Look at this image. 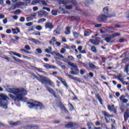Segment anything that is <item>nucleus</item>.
<instances>
[{"instance_id":"1","label":"nucleus","mask_w":129,"mask_h":129,"mask_svg":"<svg viewBox=\"0 0 129 129\" xmlns=\"http://www.w3.org/2000/svg\"><path fill=\"white\" fill-rule=\"evenodd\" d=\"M6 91L9 92L10 93H13L14 94H9V96L11 98L13 99L15 101L18 100V101H23L25 99V96L28 93V92L26 89L24 88H13L11 89L10 88H6Z\"/></svg>"},{"instance_id":"2","label":"nucleus","mask_w":129,"mask_h":129,"mask_svg":"<svg viewBox=\"0 0 129 129\" xmlns=\"http://www.w3.org/2000/svg\"><path fill=\"white\" fill-rule=\"evenodd\" d=\"M32 76L42 84H47V83H48L49 85H50V86L55 87V84L49 78L42 75H39V77H37L35 75H33Z\"/></svg>"},{"instance_id":"3","label":"nucleus","mask_w":129,"mask_h":129,"mask_svg":"<svg viewBox=\"0 0 129 129\" xmlns=\"http://www.w3.org/2000/svg\"><path fill=\"white\" fill-rule=\"evenodd\" d=\"M30 108H35L36 109H44L45 106L41 103L36 101L30 100L28 102Z\"/></svg>"},{"instance_id":"4","label":"nucleus","mask_w":129,"mask_h":129,"mask_svg":"<svg viewBox=\"0 0 129 129\" xmlns=\"http://www.w3.org/2000/svg\"><path fill=\"white\" fill-rule=\"evenodd\" d=\"M8 99L9 97L7 95L1 94H0V107L2 108L7 109L8 108Z\"/></svg>"},{"instance_id":"5","label":"nucleus","mask_w":129,"mask_h":129,"mask_svg":"<svg viewBox=\"0 0 129 129\" xmlns=\"http://www.w3.org/2000/svg\"><path fill=\"white\" fill-rule=\"evenodd\" d=\"M69 66H71L72 69L70 73L73 75H78L79 74V71L78 70V67H77L74 63L71 62Z\"/></svg>"},{"instance_id":"6","label":"nucleus","mask_w":129,"mask_h":129,"mask_svg":"<svg viewBox=\"0 0 129 129\" xmlns=\"http://www.w3.org/2000/svg\"><path fill=\"white\" fill-rule=\"evenodd\" d=\"M113 17H115V13H113L112 14L109 15L108 17L105 15H100L97 20L98 22H103L107 20V18H112Z\"/></svg>"},{"instance_id":"7","label":"nucleus","mask_w":129,"mask_h":129,"mask_svg":"<svg viewBox=\"0 0 129 129\" xmlns=\"http://www.w3.org/2000/svg\"><path fill=\"white\" fill-rule=\"evenodd\" d=\"M58 4L59 5H66L69 4H72L74 6H76L77 3L75 0H58Z\"/></svg>"},{"instance_id":"8","label":"nucleus","mask_w":129,"mask_h":129,"mask_svg":"<svg viewBox=\"0 0 129 129\" xmlns=\"http://www.w3.org/2000/svg\"><path fill=\"white\" fill-rule=\"evenodd\" d=\"M98 36V34H95V36H92L95 39H90V41L91 44H93V45H99V42H100V38L99 37H97Z\"/></svg>"},{"instance_id":"9","label":"nucleus","mask_w":129,"mask_h":129,"mask_svg":"<svg viewBox=\"0 0 129 129\" xmlns=\"http://www.w3.org/2000/svg\"><path fill=\"white\" fill-rule=\"evenodd\" d=\"M45 87L46 89V90H48V91L51 94H53V95H54V97H57V96H56V94L55 93V91H54V90L49 88L47 85H45Z\"/></svg>"},{"instance_id":"10","label":"nucleus","mask_w":129,"mask_h":129,"mask_svg":"<svg viewBox=\"0 0 129 129\" xmlns=\"http://www.w3.org/2000/svg\"><path fill=\"white\" fill-rule=\"evenodd\" d=\"M44 68L46 69H57V68L53 65H50L48 63H46L43 66Z\"/></svg>"},{"instance_id":"11","label":"nucleus","mask_w":129,"mask_h":129,"mask_svg":"<svg viewBox=\"0 0 129 129\" xmlns=\"http://www.w3.org/2000/svg\"><path fill=\"white\" fill-rule=\"evenodd\" d=\"M57 79H58L59 80V81H60V82H61V83H62V84L66 86V87H68V85L67 84V83H66V81H65V80L60 77H56Z\"/></svg>"},{"instance_id":"12","label":"nucleus","mask_w":129,"mask_h":129,"mask_svg":"<svg viewBox=\"0 0 129 129\" xmlns=\"http://www.w3.org/2000/svg\"><path fill=\"white\" fill-rule=\"evenodd\" d=\"M108 110L112 111L113 113H116V109L114 108V105H112L111 106H108Z\"/></svg>"},{"instance_id":"13","label":"nucleus","mask_w":129,"mask_h":129,"mask_svg":"<svg viewBox=\"0 0 129 129\" xmlns=\"http://www.w3.org/2000/svg\"><path fill=\"white\" fill-rule=\"evenodd\" d=\"M9 124L11 125V126H16L17 125H19V124H21V122L20 121H17V122H13L12 121H9L8 122Z\"/></svg>"},{"instance_id":"14","label":"nucleus","mask_w":129,"mask_h":129,"mask_svg":"<svg viewBox=\"0 0 129 129\" xmlns=\"http://www.w3.org/2000/svg\"><path fill=\"white\" fill-rule=\"evenodd\" d=\"M45 29H49V30H52L53 28V24L50 22H47L45 23Z\"/></svg>"},{"instance_id":"15","label":"nucleus","mask_w":129,"mask_h":129,"mask_svg":"<svg viewBox=\"0 0 129 129\" xmlns=\"http://www.w3.org/2000/svg\"><path fill=\"white\" fill-rule=\"evenodd\" d=\"M28 40L29 41H30V42H32V43H34V44H36L37 45H40V44H41V42H40V41L32 38H30Z\"/></svg>"},{"instance_id":"16","label":"nucleus","mask_w":129,"mask_h":129,"mask_svg":"<svg viewBox=\"0 0 129 129\" xmlns=\"http://www.w3.org/2000/svg\"><path fill=\"white\" fill-rule=\"evenodd\" d=\"M125 98V96L122 95L119 97V100H121V101H122V103H126V102H127L128 101V100Z\"/></svg>"},{"instance_id":"17","label":"nucleus","mask_w":129,"mask_h":129,"mask_svg":"<svg viewBox=\"0 0 129 129\" xmlns=\"http://www.w3.org/2000/svg\"><path fill=\"white\" fill-rule=\"evenodd\" d=\"M59 107L61 110H64V112H66V113H68V110L66 109V107H65L64 105L60 104L59 105Z\"/></svg>"},{"instance_id":"18","label":"nucleus","mask_w":129,"mask_h":129,"mask_svg":"<svg viewBox=\"0 0 129 129\" xmlns=\"http://www.w3.org/2000/svg\"><path fill=\"white\" fill-rule=\"evenodd\" d=\"M67 76H68V77H69L71 79H73V80H77V81H80V79H79L78 78H76V77L74 78L71 75L67 74Z\"/></svg>"},{"instance_id":"19","label":"nucleus","mask_w":129,"mask_h":129,"mask_svg":"<svg viewBox=\"0 0 129 129\" xmlns=\"http://www.w3.org/2000/svg\"><path fill=\"white\" fill-rule=\"evenodd\" d=\"M104 40H105L107 43H110L111 42V36H108L104 38Z\"/></svg>"},{"instance_id":"20","label":"nucleus","mask_w":129,"mask_h":129,"mask_svg":"<svg viewBox=\"0 0 129 129\" xmlns=\"http://www.w3.org/2000/svg\"><path fill=\"white\" fill-rule=\"evenodd\" d=\"M89 66L90 68H91V69H95V70L98 69V68H97L96 67V66L95 65L93 64V63H89Z\"/></svg>"},{"instance_id":"21","label":"nucleus","mask_w":129,"mask_h":129,"mask_svg":"<svg viewBox=\"0 0 129 129\" xmlns=\"http://www.w3.org/2000/svg\"><path fill=\"white\" fill-rule=\"evenodd\" d=\"M45 51L46 52V53L51 54V53L52 52V47L49 46L48 48L45 49Z\"/></svg>"},{"instance_id":"22","label":"nucleus","mask_w":129,"mask_h":129,"mask_svg":"<svg viewBox=\"0 0 129 129\" xmlns=\"http://www.w3.org/2000/svg\"><path fill=\"white\" fill-rule=\"evenodd\" d=\"M25 3L23 2H17L15 6L16 7H22L23 6H25Z\"/></svg>"},{"instance_id":"23","label":"nucleus","mask_w":129,"mask_h":129,"mask_svg":"<svg viewBox=\"0 0 129 129\" xmlns=\"http://www.w3.org/2000/svg\"><path fill=\"white\" fill-rule=\"evenodd\" d=\"M88 124V126L89 127V129H92V127H94V124H93V123L91 122H88L87 123Z\"/></svg>"},{"instance_id":"24","label":"nucleus","mask_w":129,"mask_h":129,"mask_svg":"<svg viewBox=\"0 0 129 129\" xmlns=\"http://www.w3.org/2000/svg\"><path fill=\"white\" fill-rule=\"evenodd\" d=\"M117 79H118V80H119V81H120L121 82L124 80V79L123 78L122 76H121V75H118L117 76Z\"/></svg>"},{"instance_id":"25","label":"nucleus","mask_w":129,"mask_h":129,"mask_svg":"<svg viewBox=\"0 0 129 129\" xmlns=\"http://www.w3.org/2000/svg\"><path fill=\"white\" fill-rule=\"evenodd\" d=\"M128 117H129L128 113H127V112H125L124 114V120L126 121V120L128 119Z\"/></svg>"},{"instance_id":"26","label":"nucleus","mask_w":129,"mask_h":129,"mask_svg":"<svg viewBox=\"0 0 129 129\" xmlns=\"http://www.w3.org/2000/svg\"><path fill=\"white\" fill-rule=\"evenodd\" d=\"M40 3H41V0H33L31 3V5H35L37 4H40Z\"/></svg>"},{"instance_id":"27","label":"nucleus","mask_w":129,"mask_h":129,"mask_svg":"<svg viewBox=\"0 0 129 129\" xmlns=\"http://www.w3.org/2000/svg\"><path fill=\"white\" fill-rule=\"evenodd\" d=\"M102 113L104 115V117H110V115L108 114V113L106 112V111H102Z\"/></svg>"},{"instance_id":"28","label":"nucleus","mask_w":129,"mask_h":129,"mask_svg":"<svg viewBox=\"0 0 129 129\" xmlns=\"http://www.w3.org/2000/svg\"><path fill=\"white\" fill-rule=\"evenodd\" d=\"M66 35H70V27H67L66 31L64 32Z\"/></svg>"},{"instance_id":"29","label":"nucleus","mask_w":129,"mask_h":129,"mask_svg":"<svg viewBox=\"0 0 129 129\" xmlns=\"http://www.w3.org/2000/svg\"><path fill=\"white\" fill-rule=\"evenodd\" d=\"M37 13L38 14V17H39V18H41L42 17V16H43L44 11L41 10V11H38Z\"/></svg>"},{"instance_id":"30","label":"nucleus","mask_w":129,"mask_h":129,"mask_svg":"<svg viewBox=\"0 0 129 129\" xmlns=\"http://www.w3.org/2000/svg\"><path fill=\"white\" fill-rule=\"evenodd\" d=\"M96 97L98 99L99 101L100 102V103L101 104H102V99H101V97H100V96L99 95V94H97L96 95Z\"/></svg>"},{"instance_id":"31","label":"nucleus","mask_w":129,"mask_h":129,"mask_svg":"<svg viewBox=\"0 0 129 129\" xmlns=\"http://www.w3.org/2000/svg\"><path fill=\"white\" fill-rule=\"evenodd\" d=\"M78 126V125H77V123H75V122H72V127L71 128H76V127H77Z\"/></svg>"},{"instance_id":"32","label":"nucleus","mask_w":129,"mask_h":129,"mask_svg":"<svg viewBox=\"0 0 129 129\" xmlns=\"http://www.w3.org/2000/svg\"><path fill=\"white\" fill-rule=\"evenodd\" d=\"M91 51L93 53H96V52H97V50L96 49V47H95V46H92L91 47Z\"/></svg>"},{"instance_id":"33","label":"nucleus","mask_w":129,"mask_h":129,"mask_svg":"<svg viewBox=\"0 0 129 129\" xmlns=\"http://www.w3.org/2000/svg\"><path fill=\"white\" fill-rule=\"evenodd\" d=\"M128 67H129V64H127L125 66L124 71L127 73V74L128 73Z\"/></svg>"},{"instance_id":"34","label":"nucleus","mask_w":129,"mask_h":129,"mask_svg":"<svg viewBox=\"0 0 129 129\" xmlns=\"http://www.w3.org/2000/svg\"><path fill=\"white\" fill-rule=\"evenodd\" d=\"M54 42H56V38H55V37H53L52 38L51 41H49V44L53 45V44H54Z\"/></svg>"},{"instance_id":"35","label":"nucleus","mask_w":129,"mask_h":129,"mask_svg":"<svg viewBox=\"0 0 129 129\" xmlns=\"http://www.w3.org/2000/svg\"><path fill=\"white\" fill-rule=\"evenodd\" d=\"M72 126V122H70L66 125V127H67V128H71Z\"/></svg>"},{"instance_id":"36","label":"nucleus","mask_w":129,"mask_h":129,"mask_svg":"<svg viewBox=\"0 0 129 129\" xmlns=\"http://www.w3.org/2000/svg\"><path fill=\"white\" fill-rule=\"evenodd\" d=\"M62 61H63V62H65V63H67L69 66L70 65L71 63H72L71 61H70L69 60L66 59H63Z\"/></svg>"},{"instance_id":"37","label":"nucleus","mask_w":129,"mask_h":129,"mask_svg":"<svg viewBox=\"0 0 129 129\" xmlns=\"http://www.w3.org/2000/svg\"><path fill=\"white\" fill-rule=\"evenodd\" d=\"M35 28L36 29V30H37V31H41V30H42V29H43V27H42V26L38 25L37 26H36L35 27Z\"/></svg>"},{"instance_id":"38","label":"nucleus","mask_w":129,"mask_h":129,"mask_svg":"<svg viewBox=\"0 0 129 129\" xmlns=\"http://www.w3.org/2000/svg\"><path fill=\"white\" fill-rule=\"evenodd\" d=\"M36 54H41L42 53V50L40 48H37L36 49Z\"/></svg>"},{"instance_id":"39","label":"nucleus","mask_w":129,"mask_h":129,"mask_svg":"<svg viewBox=\"0 0 129 129\" xmlns=\"http://www.w3.org/2000/svg\"><path fill=\"white\" fill-rule=\"evenodd\" d=\"M74 34V36L75 37V38H76V39H77V38L79 37V33H77V32H73Z\"/></svg>"},{"instance_id":"40","label":"nucleus","mask_w":129,"mask_h":129,"mask_svg":"<svg viewBox=\"0 0 129 129\" xmlns=\"http://www.w3.org/2000/svg\"><path fill=\"white\" fill-rule=\"evenodd\" d=\"M65 8L67 10H71V9H72L73 7L72 6V5H69V6H66Z\"/></svg>"},{"instance_id":"41","label":"nucleus","mask_w":129,"mask_h":129,"mask_svg":"<svg viewBox=\"0 0 129 129\" xmlns=\"http://www.w3.org/2000/svg\"><path fill=\"white\" fill-rule=\"evenodd\" d=\"M103 12L104 14H107V13H108V8L107 7H105L103 9Z\"/></svg>"},{"instance_id":"42","label":"nucleus","mask_w":129,"mask_h":129,"mask_svg":"<svg viewBox=\"0 0 129 129\" xmlns=\"http://www.w3.org/2000/svg\"><path fill=\"white\" fill-rule=\"evenodd\" d=\"M68 58L69 59H70V60H71V61H74V60H75V59L74 58V57L73 56L71 55H69L68 56Z\"/></svg>"},{"instance_id":"43","label":"nucleus","mask_w":129,"mask_h":129,"mask_svg":"<svg viewBox=\"0 0 129 129\" xmlns=\"http://www.w3.org/2000/svg\"><path fill=\"white\" fill-rule=\"evenodd\" d=\"M69 107H70V110H73L74 109V107L73 106V105L71 103H69Z\"/></svg>"},{"instance_id":"44","label":"nucleus","mask_w":129,"mask_h":129,"mask_svg":"<svg viewBox=\"0 0 129 129\" xmlns=\"http://www.w3.org/2000/svg\"><path fill=\"white\" fill-rule=\"evenodd\" d=\"M84 35L85 37H87V36H89L90 35V31H85Z\"/></svg>"},{"instance_id":"45","label":"nucleus","mask_w":129,"mask_h":129,"mask_svg":"<svg viewBox=\"0 0 129 129\" xmlns=\"http://www.w3.org/2000/svg\"><path fill=\"white\" fill-rule=\"evenodd\" d=\"M46 21V19L44 18H41L38 21V23L40 24V23H43Z\"/></svg>"},{"instance_id":"46","label":"nucleus","mask_w":129,"mask_h":129,"mask_svg":"<svg viewBox=\"0 0 129 129\" xmlns=\"http://www.w3.org/2000/svg\"><path fill=\"white\" fill-rule=\"evenodd\" d=\"M65 52H66V49L64 48H62L60 50L61 54H64Z\"/></svg>"},{"instance_id":"47","label":"nucleus","mask_w":129,"mask_h":129,"mask_svg":"<svg viewBox=\"0 0 129 129\" xmlns=\"http://www.w3.org/2000/svg\"><path fill=\"white\" fill-rule=\"evenodd\" d=\"M24 48L25 49H26V50H31V47H30V46L28 45H25Z\"/></svg>"},{"instance_id":"48","label":"nucleus","mask_w":129,"mask_h":129,"mask_svg":"<svg viewBox=\"0 0 129 129\" xmlns=\"http://www.w3.org/2000/svg\"><path fill=\"white\" fill-rule=\"evenodd\" d=\"M32 20L33 18H32V17H28L26 18L27 22H31V21H32Z\"/></svg>"},{"instance_id":"49","label":"nucleus","mask_w":129,"mask_h":129,"mask_svg":"<svg viewBox=\"0 0 129 129\" xmlns=\"http://www.w3.org/2000/svg\"><path fill=\"white\" fill-rule=\"evenodd\" d=\"M57 57H58V58H63L64 56H63V55H62V54L59 53L58 52L57 54Z\"/></svg>"},{"instance_id":"50","label":"nucleus","mask_w":129,"mask_h":129,"mask_svg":"<svg viewBox=\"0 0 129 129\" xmlns=\"http://www.w3.org/2000/svg\"><path fill=\"white\" fill-rule=\"evenodd\" d=\"M34 35H37L38 36H41V33H40V32L39 31H35L33 33Z\"/></svg>"},{"instance_id":"51","label":"nucleus","mask_w":129,"mask_h":129,"mask_svg":"<svg viewBox=\"0 0 129 129\" xmlns=\"http://www.w3.org/2000/svg\"><path fill=\"white\" fill-rule=\"evenodd\" d=\"M51 13L53 16H57V11L55 10H52Z\"/></svg>"},{"instance_id":"52","label":"nucleus","mask_w":129,"mask_h":129,"mask_svg":"<svg viewBox=\"0 0 129 129\" xmlns=\"http://www.w3.org/2000/svg\"><path fill=\"white\" fill-rule=\"evenodd\" d=\"M113 37H117L118 36H120V33H115L113 34Z\"/></svg>"},{"instance_id":"53","label":"nucleus","mask_w":129,"mask_h":129,"mask_svg":"<svg viewBox=\"0 0 129 129\" xmlns=\"http://www.w3.org/2000/svg\"><path fill=\"white\" fill-rule=\"evenodd\" d=\"M50 54H51V55H53L54 56H57V54H58V52H55V51H51Z\"/></svg>"},{"instance_id":"54","label":"nucleus","mask_w":129,"mask_h":129,"mask_svg":"<svg viewBox=\"0 0 129 129\" xmlns=\"http://www.w3.org/2000/svg\"><path fill=\"white\" fill-rule=\"evenodd\" d=\"M25 17H20V21L21 22H25Z\"/></svg>"},{"instance_id":"55","label":"nucleus","mask_w":129,"mask_h":129,"mask_svg":"<svg viewBox=\"0 0 129 129\" xmlns=\"http://www.w3.org/2000/svg\"><path fill=\"white\" fill-rule=\"evenodd\" d=\"M33 10L34 12H37V11L39 10V8H38V7H34L33 8Z\"/></svg>"},{"instance_id":"56","label":"nucleus","mask_w":129,"mask_h":129,"mask_svg":"<svg viewBox=\"0 0 129 129\" xmlns=\"http://www.w3.org/2000/svg\"><path fill=\"white\" fill-rule=\"evenodd\" d=\"M26 26H27L28 27H31V26H32V25H33V23L32 22H29L26 24Z\"/></svg>"},{"instance_id":"57","label":"nucleus","mask_w":129,"mask_h":129,"mask_svg":"<svg viewBox=\"0 0 129 129\" xmlns=\"http://www.w3.org/2000/svg\"><path fill=\"white\" fill-rule=\"evenodd\" d=\"M43 10H46L47 12H50L51 11L50 8H48L47 7H43Z\"/></svg>"},{"instance_id":"58","label":"nucleus","mask_w":129,"mask_h":129,"mask_svg":"<svg viewBox=\"0 0 129 129\" xmlns=\"http://www.w3.org/2000/svg\"><path fill=\"white\" fill-rule=\"evenodd\" d=\"M35 70H36L38 72H42V69H40V68H35Z\"/></svg>"},{"instance_id":"59","label":"nucleus","mask_w":129,"mask_h":129,"mask_svg":"<svg viewBox=\"0 0 129 129\" xmlns=\"http://www.w3.org/2000/svg\"><path fill=\"white\" fill-rule=\"evenodd\" d=\"M8 23V18H5L3 20V24H6Z\"/></svg>"},{"instance_id":"60","label":"nucleus","mask_w":129,"mask_h":129,"mask_svg":"<svg viewBox=\"0 0 129 129\" xmlns=\"http://www.w3.org/2000/svg\"><path fill=\"white\" fill-rule=\"evenodd\" d=\"M61 40H62V42H63L64 43H66V42H67V40H66V38L64 37H62L61 38Z\"/></svg>"},{"instance_id":"61","label":"nucleus","mask_w":129,"mask_h":129,"mask_svg":"<svg viewBox=\"0 0 129 129\" xmlns=\"http://www.w3.org/2000/svg\"><path fill=\"white\" fill-rule=\"evenodd\" d=\"M15 56H17V57H19V58H21L22 56L21 55V54L20 53H17L15 52Z\"/></svg>"},{"instance_id":"62","label":"nucleus","mask_w":129,"mask_h":129,"mask_svg":"<svg viewBox=\"0 0 129 129\" xmlns=\"http://www.w3.org/2000/svg\"><path fill=\"white\" fill-rule=\"evenodd\" d=\"M17 6H16V5H13L12 7H11V10H15V9H17Z\"/></svg>"},{"instance_id":"63","label":"nucleus","mask_w":129,"mask_h":129,"mask_svg":"<svg viewBox=\"0 0 129 129\" xmlns=\"http://www.w3.org/2000/svg\"><path fill=\"white\" fill-rule=\"evenodd\" d=\"M101 26H102V24H97L95 25V27L96 28H100V27H101Z\"/></svg>"},{"instance_id":"64","label":"nucleus","mask_w":129,"mask_h":129,"mask_svg":"<svg viewBox=\"0 0 129 129\" xmlns=\"http://www.w3.org/2000/svg\"><path fill=\"white\" fill-rule=\"evenodd\" d=\"M40 3L43 5V6H47V3L45 1H41Z\"/></svg>"}]
</instances>
